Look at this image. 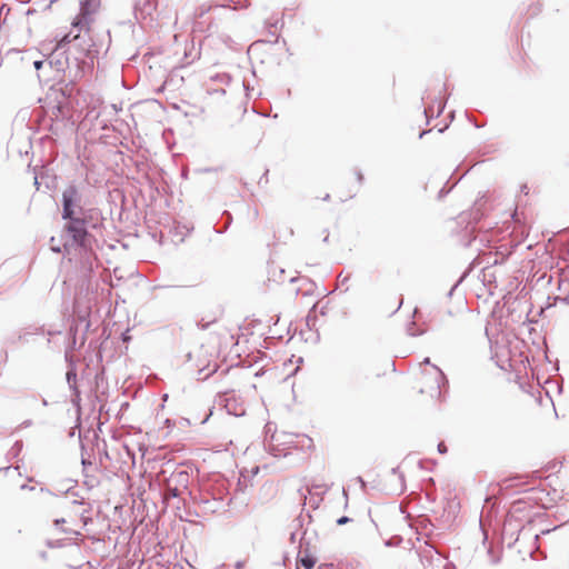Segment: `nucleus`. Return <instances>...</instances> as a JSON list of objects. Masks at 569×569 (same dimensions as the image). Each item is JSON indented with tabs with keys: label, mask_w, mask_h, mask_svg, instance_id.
I'll return each instance as SVG.
<instances>
[{
	"label": "nucleus",
	"mask_w": 569,
	"mask_h": 569,
	"mask_svg": "<svg viewBox=\"0 0 569 569\" xmlns=\"http://www.w3.org/2000/svg\"><path fill=\"white\" fill-rule=\"evenodd\" d=\"M84 512L83 503L76 500L70 501L64 506L62 513L54 519L56 530L64 535L68 540L76 539L87 525L88 517L84 516Z\"/></svg>",
	"instance_id": "obj_1"
},
{
	"label": "nucleus",
	"mask_w": 569,
	"mask_h": 569,
	"mask_svg": "<svg viewBox=\"0 0 569 569\" xmlns=\"http://www.w3.org/2000/svg\"><path fill=\"white\" fill-rule=\"evenodd\" d=\"M231 4H228V7L233 9H241L247 8L250 4V0H230Z\"/></svg>",
	"instance_id": "obj_7"
},
{
	"label": "nucleus",
	"mask_w": 569,
	"mask_h": 569,
	"mask_svg": "<svg viewBox=\"0 0 569 569\" xmlns=\"http://www.w3.org/2000/svg\"><path fill=\"white\" fill-rule=\"evenodd\" d=\"M67 230L73 240L80 244V251L87 253V251L82 248L83 241L87 237L84 222L81 219H70V223L67 226Z\"/></svg>",
	"instance_id": "obj_3"
},
{
	"label": "nucleus",
	"mask_w": 569,
	"mask_h": 569,
	"mask_svg": "<svg viewBox=\"0 0 569 569\" xmlns=\"http://www.w3.org/2000/svg\"><path fill=\"white\" fill-rule=\"evenodd\" d=\"M425 379H426V375H425V373H422V375L420 376V378L418 379V383H419V386H421V385L423 383Z\"/></svg>",
	"instance_id": "obj_13"
},
{
	"label": "nucleus",
	"mask_w": 569,
	"mask_h": 569,
	"mask_svg": "<svg viewBox=\"0 0 569 569\" xmlns=\"http://www.w3.org/2000/svg\"><path fill=\"white\" fill-rule=\"evenodd\" d=\"M78 190L74 186H70L62 193L63 200V218L64 219H73V202L77 199Z\"/></svg>",
	"instance_id": "obj_4"
},
{
	"label": "nucleus",
	"mask_w": 569,
	"mask_h": 569,
	"mask_svg": "<svg viewBox=\"0 0 569 569\" xmlns=\"http://www.w3.org/2000/svg\"><path fill=\"white\" fill-rule=\"evenodd\" d=\"M79 38V34H74L72 38L70 37V34H67L64 36V38L62 39L63 42H70L72 40H76Z\"/></svg>",
	"instance_id": "obj_11"
},
{
	"label": "nucleus",
	"mask_w": 569,
	"mask_h": 569,
	"mask_svg": "<svg viewBox=\"0 0 569 569\" xmlns=\"http://www.w3.org/2000/svg\"><path fill=\"white\" fill-rule=\"evenodd\" d=\"M357 179L359 182H361L363 180V176L361 173H357Z\"/></svg>",
	"instance_id": "obj_14"
},
{
	"label": "nucleus",
	"mask_w": 569,
	"mask_h": 569,
	"mask_svg": "<svg viewBox=\"0 0 569 569\" xmlns=\"http://www.w3.org/2000/svg\"><path fill=\"white\" fill-rule=\"evenodd\" d=\"M99 7L98 0H83L81 2L80 12L73 21V27L89 30L91 22V16L97 11Z\"/></svg>",
	"instance_id": "obj_2"
},
{
	"label": "nucleus",
	"mask_w": 569,
	"mask_h": 569,
	"mask_svg": "<svg viewBox=\"0 0 569 569\" xmlns=\"http://www.w3.org/2000/svg\"><path fill=\"white\" fill-rule=\"evenodd\" d=\"M282 228L284 229V227L282 226ZM292 230L286 228V233L283 236H280V239L282 240H286L287 238H289L290 236H292Z\"/></svg>",
	"instance_id": "obj_10"
},
{
	"label": "nucleus",
	"mask_w": 569,
	"mask_h": 569,
	"mask_svg": "<svg viewBox=\"0 0 569 569\" xmlns=\"http://www.w3.org/2000/svg\"><path fill=\"white\" fill-rule=\"evenodd\" d=\"M262 490L264 491L266 496L269 497L270 499H274L279 492L278 485L274 483H266L262 487Z\"/></svg>",
	"instance_id": "obj_6"
},
{
	"label": "nucleus",
	"mask_w": 569,
	"mask_h": 569,
	"mask_svg": "<svg viewBox=\"0 0 569 569\" xmlns=\"http://www.w3.org/2000/svg\"><path fill=\"white\" fill-rule=\"evenodd\" d=\"M437 376L441 375V371H439L437 368H435Z\"/></svg>",
	"instance_id": "obj_16"
},
{
	"label": "nucleus",
	"mask_w": 569,
	"mask_h": 569,
	"mask_svg": "<svg viewBox=\"0 0 569 569\" xmlns=\"http://www.w3.org/2000/svg\"><path fill=\"white\" fill-rule=\"evenodd\" d=\"M350 521H351V519L349 517L343 516V517L337 519V525L342 526Z\"/></svg>",
	"instance_id": "obj_9"
},
{
	"label": "nucleus",
	"mask_w": 569,
	"mask_h": 569,
	"mask_svg": "<svg viewBox=\"0 0 569 569\" xmlns=\"http://www.w3.org/2000/svg\"><path fill=\"white\" fill-rule=\"evenodd\" d=\"M41 62H36V67L39 68Z\"/></svg>",
	"instance_id": "obj_17"
},
{
	"label": "nucleus",
	"mask_w": 569,
	"mask_h": 569,
	"mask_svg": "<svg viewBox=\"0 0 569 569\" xmlns=\"http://www.w3.org/2000/svg\"><path fill=\"white\" fill-rule=\"evenodd\" d=\"M316 563L317 557L309 549H303L298 552L296 559V569H299V566L303 569H312Z\"/></svg>",
	"instance_id": "obj_5"
},
{
	"label": "nucleus",
	"mask_w": 569,
	"mask_h": 569,
	"mask_svg": "<svg viewBox=\"0 0 569 569\" xmlns=\"http://www.w3.org/2000/svg\"><path fill=\"white\" fill-rule=\"evenodd\" d=\"M89 271H91V266H88V267L86 268V272H89Z\"/></svg>",
	"instance_id": "obj_15"
},
{
	"label": "nucleus",
	"mask_w": 569,
	"mask_h": 569,
	"mask_svg": "<svg viewBox=\"0 0 569 569\" xmlns=\"http://www.w3.org/2000/svg\"><path fill=\"white\" fill-rule=\"evenodd\" d=\"M438 448H439V451L442 452V453L447 451V447L443 443H440L438 446Z\"/></svg>",
	"instance_id": "obj_12"
},
{
	"label": "nucleus",
	"mask_w": 569,
	"mask_h": 569,
	"mask_svg": "<svg viewBox=\"0 0 569 569\" xmlns=\"http://www.w3.org/2000/svg\"><path fill=\"white\" fill-rule=\"evenodd\" d=\"M299 569H303V568H300V567H299Z\"/></svg>",
	"instance_id": "obj_19"
},
{
	"label": "nucleus",
	"mask_w": 569,
	"mask_h": 569,
	"mask_svg": "<svg viewBox=\"0 0 569 569\" xmlns=\"http://www.w3.org/2000/svg\"><path fill=\"white\" fill-rule=\"evenodd\" d=\"M206 368H207V367H204V366H203V367L199 368V371H202V370H204Z\"/></svg>",
	"instance_id": "obj_18"
},
{
	"label": "nucleus",
	"mask_w": 569,
	"mask_h": 569,
	"mask_svg": "<svg viewBox=\"0 0 569 569\" xmlns=\"http://www.w3.org/2000/svg\"><path fill=\"white\" fill-rule=\"evenodd\" d=\"M429 392L431 395L433 393H439V382L438 380L435 381V383H432L431 386H429Z\"/></svg>",
	"instance_id": "obj_8"
}]
</instances>
